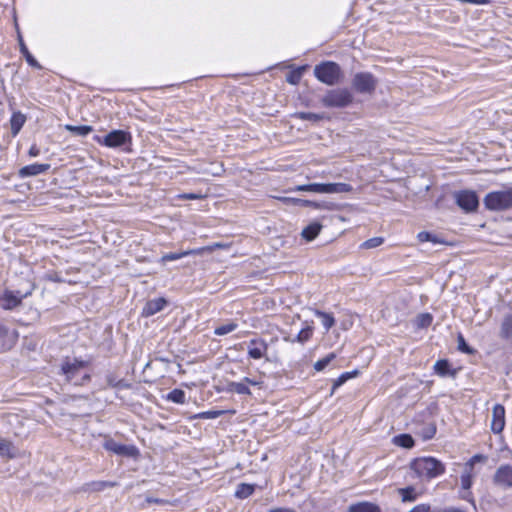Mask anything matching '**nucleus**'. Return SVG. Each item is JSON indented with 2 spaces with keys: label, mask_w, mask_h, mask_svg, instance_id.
Segmentation results:
<instances>
[{
  "label": "nucleus",
  "mask_w": 512,
  "mask_h": 512,
  "mask_svg": "<svg viewBox=\"0 0 512 512\" xmlns=\"http://www.w3.org/2000/svg\"><path fill=\"white\" fill-rule=\"evenodd\" d=\"M458 350L466 354H474L475 350L471 348L465 341L464 336L459 333L457 336Z\"/></svg>",
  "instance_id": "obj_40"
},
{
  "label": "nucleus",
  "mask_w": 512,
  "mask_h": 512,
  "mask_svg": "<svg viewBox=\"0 0 512 512\" xmlns=\"http://www.w3.org/2000/svg\"><path fill=\"white\" fill-rule=\"evenodd\" d=\"M410 468L418 477L433 479L445 472V465L434 457H419L410 463Z\"/></svg>",
  "instance_id": "obj_1"
},
{
  "label": "nucleus",
  "mask_w": 512,
  "mask_h": 512,
  "mask_svg": "<svg viewBox=\"0 0 512 512\" xmlns=\"http://www.w3.org/2000/svg\"><path fill=\"white\" fill-rule=\"evenodd\" d=\"M267 350L268 345L263 339L253 338L248 342V355L252 359H261Z\"/></svg>",
  "instance_id": "obj_14"
},
{
  "label": "nucleus",
  "mask_w": 512,
  "mask_h": 512,
  "mask_svg": "<svg viewBox=\"0 0 512 512\" xmlns=\"http://www.w3.org/2000/svg\"><path fill=\"white\" fill-rule=\"evenodd\" d=\"M167 305V301L165 298H155L148 301L143 307L142 315L143 316H152L158 312H160Z\"/></svg>",
  "instance_id": "obj_16"
},
{
  "label": "nucleus",
  "mask_w": 512,
  "mask_h": 512,
  "mask_svg": "<svg viewBox=\"0 0 512 512\" xmlns=\"http://www.w3.org/2000/svg\"><path fill=\"white\" fill-rule=\"evenodd\" d=\"M179 198L181 199H187V200H195V199H201V194H195V193H184L179 195Z\"/></svg>",
  "instance_id": "obj_48"
},
{
  "label": "nucleus",
  "mask_w": 512,
  "mask_h": 512,
  "mask_svg": "<svg viewBox=\"0 0 512 512\" xmlns=\"http://www.w3.org/2000/svg\"><path fill=\"white\" fill-rule=\"evenodd\" d=\"M322 229V225L319 222H312L308 226H306L302 232V237L307 241L314 240Z\"/></svg>",
  "instance_id": "obj_21"
},
{
  "label": "nucleus",
  "mask_w": 512,
  "mask_h": 512,
  "mask_svg": "<svg viewBox=\"0 0 512 512\" xmlns=\"http://www.w3.org/2000/svg\"><path fill=\"white\" fill-rule=\"evenodd\" d=\"M459 495H460V498L471 503L473 505V507L475 508L476 505H475V500L473 498V494L471 492L470 489H462L460 490L459 492Z\"/></svg>",
  "instance_id": "obj_47"
},
{
  "label": "nucleus",
  "mask_w": 512,
  "mask_h": 512,
  "mask_svg": "<svg viewBox=\"0 0 512 512\" xmlns=\"http://www.w3.org/2000/svg\"><path fill=\"white\" fill-rule=\"evenodd\" d=\"M65 128L67 131H69L75 135H78V136H86L93 130V128L88 125H80V126L66 125Z\"/></svg>",
  "instance_id": "obj_30"
},
{
  "label": "nucleus",
  "mask_w": 512,
  "mask_h": 512,
  "mask_svg": "<svg viewBox=\"0 0 512 512\" xmlns=\"http://www.w3.org/2000/svg\"><path fill=\"white\" fill-rule=\"evenodd\" d=\"M505 427V408L501 404L494 405L492 409L491 430L499 434Z\"/></svg>",
  "instance_id": "obj_13"
},
{
  "label": "nucleus",
  "mask_w": 512,
  "mask_h": 512,
  "mask_svg": "<svg viewBox=\"0 0 512 512\" xmlns=\"http://www.w3.org/2000/svg\"><path fill=\"white\" fill-rule=\"evenodd\" d=\"M28 154L31 156V157H36L40 154V149L34 144L30 147L29 151H28Z\"/></svg>",
  "instance_id": "obj_53"
},
{
  "label": "nucleus",
  "mask_w": 512,
  "mask_h": 512,
  "mask_svg": "<svg viewBox=\"0 0 512 512\" xmlns=\"http://www.w3.org/2000/svg\"><path fill=\"white\" fill-rule=\"evenodd\" d=\"M226 390L228 392H234L239 395H251V391L244 380H242L241 382L228 383Z\"/></svg>",
  "instance_id": "obj_24"
},
{
  "label": "nucleus",
  "mask_w": 512,
  "mask_h": 512,
  "mask_svg": "<svg viewBox=\"0 0 512 512\" xmlns=\"http://www.w3.org/2000/svg\"><path fill=\"white\" fill-rule=\"evenodd\" d=\"M436 434V426L434 424H428L422 428L421 436L424 440H429Z\"/></svg>",
  "instance_id": "obj_45"
},
{
  "label": "nucleus",
  "mask_w": 512,
  "mask_h": 512,
  "mask_svg": "<svg viewBox=\"0 0 512 512\" xmlns=\"http://www.w3.org/2000/svg\"><path fill=\"white\" fill-rule=\"evenodd\" d=\"M225 413H226V411H224V410H209V411H205V412H201V413L196 414L194 416V418H197V419H216V418L222 416Z\"/></svg>",
  "instance_id": "obj_38"
},
{
  "label": "nucleus",
  "mask_w": 512,
  "mask_h": 512,
  "mask_svg": "<svg viewBox=\"0 0 512 512\" xmlns=\"http://www.w3.org/2000/svg\"><path fill=\"white\" fill-rule=\"evenodd\" d=\"M116 485H117L116 482H111V481H92L89 483H85L81 487V490L84 492H100L106 488H112Z\"/></svg>",
  "instance_id": "obj_18"
},
{
  "label": "nucleus",
  "mask_w": 512,
  "mask_h": 512,
  "mask_svg": "<svg viewBox=\"0 0 512 512\" xmlns=\"http://www.w3.org/2000/svg\"><path fill=\"white\" fill-rule=\"evenodd\" d=\"M295 117L305 121L319 122L325 117L323 114H317L312 112H297Z\"/></svg>",
  "instance_id": "obj_33"
},
{
  "label": "nucleus",
  "mask_w": 512,
  "mask_h": 512,
  "mask_svg": "<svg viewBox=\"0 0 512 512\" xmlns=\"http://www.w3.org/2000/svg\"><path fill=\"white\" fill-rule=\"evenodd\" d=\"M243 380L245 381L246 385H252V386H259L261 387L263 382L262 381H259V380H256V379H252V378H249V377H244Z\"/></svg>",
  "instance_id": "obj_49"
},
{
  "label": "nucleus",
  "mask_w": 512,
  "mask_h": 512,
  "mask_svg": "<svg viewBox=\"0 0 512 512\" xmlns=\"http://www.w3.org/2000/svg\"><path fill=\"white\" fill-rule=\"evenodd\" d=\"M103 447L114 454L126 457H136L139 454L138 449L134 445H124L109 438L103 443Z\"/></svg>",
  "instance_id": "obj_11"
},
{
  "label": "nucleus",
  "mask_w": 512,
  "mask_h": 512,
  "mask_svg": "<svg viewBox=\"0 0 512 512\" xmlns=\"http://www.w3.org/2000/svg\"><path fill=\"white\" fill-rule=\"evenodd\" d=\"M50 279L53 280V281H56V282L60 281V279L58 277H54V278L50 277Z\"/></svg>",
  "instance_id": "obj_60"
},
{
  "label": "nucleus",
  "mask_w": 512,
  "mask_h": 512,
  "mask_svg": "<svg viewBox=\"0 0 512 512\" xmlns=\"http://www.w3.org/2000/svg\"><path fill=\"white\" fill-rule=\"evenodd\" d=\"M314 75L320 82L333 86L339 83L342 71L337 63L324 61L314 67Z\"/></svg>",
  "instance_id": "obj_2"
},
{
  "label": "nucleus",
  "mask_w": 512,
  "mask_h": 512,
  "mask_svg": "<svg viewBox=\"0 0 512 512\" xmlns=\"http://www.w3.org/2000/svg\"><path fill=\"white\" fill-rule=\"evenodd\" d=\"M435 512H464V511L459 508L449 507V508L437 510Z\"/></svg>",
  "instance_id": "obj_55"
},
{
  "label": "nucleus",
  "mask_w": 512,
  "mask_h": 512,
  "mask_svg": "<svg viewBox=\"0 0 512 512\" xmlns=\"http://www.w3.org/2000/svg\"><path fill=\"white\" fill-rule=\"evenodd\" d=\"M326 108H345L353 102V94L346 88L328 90L320 100Z\"/></svg>",
  "instance_id": "obj_3"
},
{
  "label": "nucleus",
  "mask_w": 512,
  "mask_h": 512,
  "mask_svg": "<svg viewBox=\"0 0 512 512\" xmlns=\"http://www.w3.org/2000/svg\"><path fill=\"white\" fill-rule=\"evenodd\" d=\"M19 47L21 54L25 57V60L27 63L37 69H41V65L39 62L34 58V56L29 52L27 46L25 45L23 38L19 35Z\"/></svg>",
  "instance_id": "obj_23"
},
{
  "label": "nucleus",
  "mask_w": 512,
  "mask_h": 512,
  "mask_svg": "<svg viewBox=\"0 0 512 512\" xmlns=\"http://www.w3.org/2000/svg\"><path fill=\"white\" fill-rule=\"evenodd\" d=\"M474 476H475L474 471L463 467V472L460 477L461 488L462 489H471Z\"/></svg>",
  "instance_id": "obj_28"
},
{
  "label": "nucleus",
  "mask_w": 512,
  "mask_h": 512,
  "mask_svg": "<svg viewBox=\"0 0 512 512\" xmlns=\"http://www.w3.org/2000/svg\"><path fill=\"white\" fill-rule=\"evenodd\" d=\"M312 334H313V328L310 327V326H307V327L303 328L297 334V336L295 337L296 338V342L305 343L306 341H308L312 337Z\"/></svg>",
  "instance_id": "obj_42"
},
{
  "label": "nucleus",
  "mask_w": 512,
  "mask_h": 512,
  "mask_svg": "<svg viewBox=\"0 0 512 512\" xmlns=\"http://www.w3.org/2000/svg\"><path fill=\"white\" fill-rule=\"evenodd\" d=\"M493 484L501 489L512 488V466L509 464L500 465L493 475Z\"/></svg>",
  "instance_id": "obj_10"
},
{
  "label": "nucleus",
  "mask_w": 512,
  "mask_h": 512,
  "mask_svg": "<svg viewBox=\"0 0 512 512\" xmlns=\"http://www.w3.org/2000/svg\"><path fill=\"white\" fill-rule=\"evenodd\" d=\"M145 503L147 505H150V504H163V503H165V501L163 499H159V498H154V497L148 496V497L145 498Z\"/></svg>",
  "instance_id": "obj_50"
},
{
  "label": "nucleus",
  "mask_w": 512,
  "mask_h": 512,
  "mask_svg": "<svg viewBox=\"0 0 512 512\" xmlns=\"http://www.w3.org/2000/svg\"><path fill=\"white\" fill-rule=\"evenodd\" d=\"M87 365V362L74 359L72 362L69 360L64 361L61 364V373L65 375L68 382H72L79 374L80 370Z\"/></svg>",
  "instance_id": "obj_12"
},
{
  "label": "nucleus",
  "mask_w": 512,
  "mask_h": 512,
  "mask_svg": "<svg viewBox=\"0 0 512 512\" xmlns=\"http://www.w3.org/2000/svg\"><path fill=\"white\" fill-rule=\"evenodd\" d=\"M90 380V375L89 374H85L83 377H82V381L81 382H74L75 384L77 385H82L85 381H89Z\"/></svg>",
  "instance_id": "obj_58"
},
{
  "label": "nucleus",
  "mask_w": 512,
  "mask_h": 512,
  "mask_svg": "<svg viewBox=\"0 0 512 512\" xmlns=\"http://www.w3.org/2000/svg\"><path fill=\"white\" fill-rule=\"evenodd\" d=\"M303 71L304 67H299L297 69L290 71L286 77L287 82L292 85H297L302 78Z\"/></svg>",
  "instance_id": "obj_34"
},
{
  "label": "nucleus",
  "mask_w": 512,
  "mask_h": 512,
  "mask_svg": "<svg viewBox=\"0 0 512 512\" xmlns=\"http://www.w3.org/2000/svg\"><path fill=\"white\" fill-rule=\"evenodd\" d=\"M106 380H107V384L110 387H126V385L124 384V380L118 379L113 374L107 375Z\"/></svg>",
  "instance_id": "obj_46"
},
{
  "label": "nucleus",
  "mask_w": 512,
  "mask_h": 512,
  "mask_svg": "<svg viewBox=\"0 0 512 512\" xmlns=\"http://www.w3.org/2000/svg\"><path fill=\"white\" fill-rule=\"evenodd\" d=\"M457 205L465 212H473L479 206V199L475 191L461 190L454 193Z\"/></svg>",
  "instance_id": "obj_8"
},
{
  "label": "nucleus",
  "mask_w": 512,
  "mask_h": 512,
  "mask_svg": "<svg viewBox=\"0 0 512 512\" xmlns=\"http://www.w3.org/2000/svg\"><path fill=\"white\" fill-rule=\"evenodd\" d=\"M484 206L491 211H503L512 208V188L488 193L484 200Z\"/></svg>",
  "instance_id": "obj_4"
},
{
  "label": "nucleus",
  "mask_w": 512,
  "mask_h": 512,
  "mask_svg": "<svg viewBox=\"0 0 512 512\" xmlns=\"http://www.w3.org/2000/svg\"><path fill=\"white\" fill-rule=\"evenodd\" d=\"M352 88L361 94H373L377 85V78L370 72H358L351 82Z\"/></svg>",
  "instance_id": "obj_6"
},
{
  "label": "nucleus",
  "mask_w": 512,
  "mask_h": 512,
  "mask_svg": "<svg viewBox=\"0 0 512 512\" xmlns=\"http://www.w3.org/2000/svg\"><path fill=\"white\" fill-rule=\"evenodd\" d=\"M393 443L403 448H412L415 444L414 439L409 434H400L393 438Z\"/></svg>",
  "instance_id": "obj_26"
},
{
  "label": "nucleus",
  "mask_w": 512,
  "mask_h": 512,
  "mask_svg": "<svg viewBox=\"0 0 512 512\" xmlns=\"http://www.w3.org/2000/svg\"><path fill=\"white\" fill-rule=\"evenodd\" d=\"M95 141L109 148H118L127 143H131V134L124 130H113L105 136H95Z\"/></svg>",
  "instance_id": "obj_7"
},
{
  "label": "nucleus",
  "mask_w": 512,
  "mask_h": 512,
  "mask_svg": "<svg viewBox=\"0 0 512 512\" xmlns=\"http://www.w3.org/2000/svg\"><path fill=\"white\" fill-rule=\"evenodd\" d=\"M49 169H50V164L34 163V164L26 165V166L20 168L18 171V175L21 178H27V177L37 176L39 174L45 173Z\"/></svg>",
  "instance_id": "obj_15"
},
{
  "label": "nucleus",
  "mask_w": 512,
  "mask_h": 512,
  "mask_svg": "<svg viewBox=\"0 0 512 512\" xmlns=\"http://www.w3.org/2000/svg\"><path fill=\"white\" fill-rule=\"evenodd\" d=\"M409 512H430V507L428 505L421 504V505L414 507Z\"/></svg>",
  "instance_id": "obj_51"
},
{
  "label": "nucleus",
  "mask_w": 512,
  "mask_h": 512,
  "mask_svg": "<svg viewBox=\"0 0 512 512\" xmlns=\"http://www.w3.org/2000/svg\"><path fill=\"white\" fill-rule=\"evenodd\" d=\"M434 371L441 377H452L454 378L457 371L452 369L448 360L440 359L434 364Z\"/></svg>",
  "instance_id": "obj_17"
},
{
  "label": "nucleus",
  "mask_w": 512,
  "mask_h": 512,
  "mask_svg": "<svg viewBox=\"0 0 512 512\" xmlns=\"http://www.w3.org/2000/svg\"><path fill=\"white\" fill-rule=\"evenodd\" d=\"M349 512H380V509L375 504L362 502L356 505H352L349 508Z\"/></svg>",
  "instance_id": "obj_27"
},
{
  "label": "nucleus",
  "mask_w": 512,
  "mask_h": 512,
  "mask_svg": "<svg viewBox=\"0 0 512 512\" xmlns=\"http://www.w3.org/2000/svg\"><path fill=\"white\" fill-rule=\"evenodd\" d=\"M336 358V355L335 353H329L328 355H326L325 357H323L322 359H319L318 361H316L314 363V369L316 371H322L323 369H325L332 360H334Z\"/></svg>",
  "instance_id": "obj_37"
},
{
  "label": "nucleus",
  "mask_w": 512,
  "mask_h": 512,
  "mask_svg": "<svg viewBox=\"0 0 512 512\" xmlns=\"http://www.w3.org/2000/svg\"><path fill=\"white\" fill-rule=\"evenodd\" d=\"M358 374V371H353V372H345L343 374H341L333 383V386H332V391L331 393L333 394L335 392V390L340 387L341 385H343L348 379L354 377L355 375Z\"/></svg>",
  "instance_id": "obj_36"
},
{
  "label": "nucleus",
  "mask_w": 512,
  "mask_h": 512,
  "mask_svg": "<svg viewBox=\"0 0 512 512\" xmlns=\"http://www.w3.org/2000/svg\"><path fill=\"white\" fill-rule=\"evenodd\" d=\"M417 239L420 242H432L434 244L441 243V241L437 238L435 234H432L427 231H421L417 235Z\"/></svg>",
  "instance_id": "obj_41"
},
{
  "label": "nucleus",
  "mask_w": 512,
  "mask_h": 512,
  "mask_svg": "<svg viewBox=\"0 0 512 512\" xmlns=\"http://www.w3.org/2000/svg\"><path fill=\"white\" fill-rule=\"evenodd\" d=\"M284 341L294 343L296 342V338H291L290 336L284 337Z\"/></svg>",
  "instance_id": "obj_59"
},
{
  "label": "nucleus",
  "mask_w": 512,
  "mask_h": 512,
  "mask_svg": "<svg viewBox=\"0 0 512 512\" xmlns=\"http://www.w3.org/2000/svg\"><path fill=\"white\" fill-rule=\"evenodd\" d=\"M237 327H238L237 323L230 321V322H227L220 326H217L214 329V334L217 336H224V335H227V334L235 331L237 329Z\"/></svg>",
  "instance_id": "obj_29"
},
{
  "label": "nucleus",
  "mask_w": 512,
  "mask_h": 512,
  "mask_svg": "<svg viewBox=\"0 0 512 512\" xmlns=\"http://www.w3.org/2000/svg\"><path fill=\"white\" fill-rule=\"evenodd\" d=\"M7 334H8L7 327L0 323V337H5Z\"/></svg>",
  "instance_id": "obj_56"
},
{
  "label": "nucleus",
  "mask_w": 512,
  "mask_h": 512,
  "mask_svg": "<svg viewBox=\"0 0 512 512\" xmlns=\"http://www.w3.org/2000/svg\"><path fill=\"white\" fill-rule=\"evenodd\" d=\"M167 400L176 403V404H184L185 403V392L181 389H173L167 394Z\"/></svg>",
  "instance_id": "obj_31"
},
{
  "label": "nucleus",
  "mask_w": 512,
  "mask_h": 512,
  "mask_svg": "<svg viewBox=\"0 0 512 512\" xmlns=\"http://www.w3.org/2000/svg\"><path fill=\"white\" fill-rule=\"evenodd\" d=\"M399 494L401 495L403 502H413L417 498L415 488L412 486L399 489Z\"/></svg>",
  "instance_id": "obj_32"
},
{
  "label": "nucleus",
  "mask_w": 512,
  "mask_h": 512,
  "mask_svg": "<svg viewBox=\"0 0 512 512\" xmlns=\"http://www.w3.org/2000/svg\"><path fill=\"white\" fill-rule=\"evenodd\" d=\"M487 459L486 456L484 455H481V454H476L474 456H472L468 462H466L464 464V467L467 468V469H470L472 471H474V466L476 463H480V462H485Z\"/></svg>",
  "instance_id": "obj_44"
},
{
  "label": "nucleus",
  "mask_w": 512,
  "mask_h": 512,
  "mask_svg": "<svg viewBox=\"0 0 512 512\" xmlns=\"http://www.w3.org/2000/svg\"><path fill=\"white\" fill-rule=\"evenodd\" d=\"M314 315L321 320L322 326L326 332H328L335 325V318L331 313L315 309Z\"/></svg>",
  "instance_id": "obj_22"
},
{
  "label": "nucleus",
  "mask_w": 512,
  "mask_h": 512,
  "mask_svg": "<svg viewBox=\"0 0 512 512\" xmlns=\"http://www.w3.org/2000/svg\"><path fill=\"white\" fill-rule=\"evenodd\" d=\"M268 512H296V511L294 509L288 508V507H278V508L270 509Z\"/></svg>",
  "instance_id": "obj_54"
},
{
  "label": "nucleus",
  "mask_w": 512,
  "mask_h": 512,
  "mask_svg": "<svg viewBox=\"0 0 512 512\" xmlns=\"http://www.w3.org/2000/svg\"><path fill=\"white\" fill-rule=\"evenodd\" d=\"M303 203L305 205H308V206H313L315 208H320L322 207L320 204L316 203V202H312V201H309V200H304Z\"/></svg>",
  "instance_id": "obj_57"
},
{
  "label": "nucleus",
  "mask_w": 512,
  "mask_h": 512,
  "mask_svg": "<svg viewBox=\"0 0 512 512\" xmlns=\"http://www.w3.org/2000/svg\"><path fill=\"white\" fill-rule=\"evenodd\" d=\"M383 243H384L383 237H373V238H370V239L364 241L361 244V247L364 249H372V248H376V247L382 245Z\"/></svg>",
  "instance_id": "obj_43"
},
{
  "label": "nucleus",
  "mask_w": 512,
  "mask_h": 512,
  "mask_svg": "<svg viewBox=\"0 0 512 512\" xmlns=\"http://www.w3.org/2000/svg\"><path fill=\"white\" fill-rule=\"evenodd\" d=\"M205 248H201V249H192V250H187V251H182V252H171V253H167V254H164L161 259H160V262L165 264L167 262H170V261H175V260H179L185 256H188V255H192V254H200Z\"/></svg>",
  "instance_id": "obj_19"
},
{
  "label": "nucleus",
  "mask_w": 512,
  "mask_h": 512,
  "mask_svg": "<svg viewBox=\"0 0 512 512\" xmlns=\"http://www.w3.org/2000/svg\"><path fill=\"white\" fill-rule=\"evenodd\" d=\"M254 484L240 483L235 491V496L239 499H246L253 494Z\"/></svg>",
  "instance_id": "obj_25"
},
{
  "label": "nucleus",
  "mask_w": 512,
  "mask_h": 512,
  "mask_svg": "<svg viewBox=\"0 0 512 512\" xmlns=\"http://www.w3.org/2000/svg\"><path fill=\"white\" fill-rule=\"evenodd\" d=\"M352 189V186L347 183H311L299 185L295 188L296 191H308L322 194L348 193L351 192Z\"/></svg>",
  "instance_id": "obj_5"
},
{
  "label": "nucleus",
  "mask_w": 512,
  "mask_h": 512,
  "mask_svg": "<svg viewBox=\"0 0 512 512\" xmlns=\"http://www.w3.org/2000/svg\"><path fill=\"white\" fill-rule=\"evenodd\" d=\"M421 318H422V321H421L422 326H428V325H430V323H431V321H432V317H431V315H430V314H423V315L421 316Z\"/></svg>",
  "instance_id": "obj_52"
},
{
  "label": "nucleus",
  "mask_w": 512,
  "mask_h": 512,
  "mask_svg": "<svg viewBox=\"0 0 512 512\" xmlns=\"http://www.w3.org/2000/svg\"><path fill=\"white\" fill-rule=\"evenodd\" d=\"M31 291L22 294L20 291L5 290L0 295V307L4 310H12L21 305L22 300L31 295Z\"/></svg>",
  "instance_id": "obj_9"
},
{
  "label": "nucleus",
  "mask_w": 512,
  "mask_h": 512,
  "mask_svg": "<svg viewBox=\"0 0 512 512\" xmlns=\"http://www.w3.org/2000/svg\"><path fill=\"white\" fill-rule=\"evenodd\" d=\"M26 122V116L21 113L20 111L14 112L10 119V126H11V134L12 136H16L22 127L24 126Z\"/></svg>",
  "instance_id": "obj_20"
},
{
  "label": "nucleus",
  "mask_w": 512,
  "mask_h": 512,
  "mask_svg": "<svg viewBox=\"0 0 512 512\" xmlns=\"http://www.w3.org/2000/svg\"><path fill=\"white\" fill-rule=\"evenodd\" d=\"M512 336V315L506 316L501 325V337L509 338Z\"/></svg>",
  "instance_id": "obj_35"
},
{
  "label": "nucleus",
  "mask_w": 512,
  "mask_h": 512,
  "mask_svg": "<svg viewBox=\"0 0 512 512\" xmlns=\"http://www.w3.org/2000/svg\"><path fill=\"white\" fill-rule=\"evenodd\" d=\"M0 456H7L9 458L14 457L13 445L7 440H0Z\"/></svg>",
  "instance_id": "obj_39"
}]
</instances>
